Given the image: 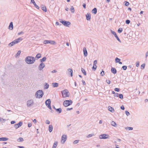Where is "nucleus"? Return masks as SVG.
I'll list each match as a JSON object with an SVG mask.
<instances>
[{"label":"nucleus","mask_w":148,"mask_h":148,"mask_svg":"<svg viewBox=\"0 0 148 148\" xmlns=\"http://www.w3.org/2000/svg\"><path fill=\"white\" fill-rule=\"evenodd\" d=\"M25 61L28 64H31L34 63L35 61L34 57L31 56L26 57L25 59Z\"/></svg>","instance_id":"1"},{"label":"nucleus","mask_w":148,"mask_h":148,"mask_svg":"<svg viewBox=\"0 0 148 148\" xmlns=\"http://www.w3.org/2000/svg\"><path fill=\"white\" fill-rule=\"evenodd\" d=\"M44 94L43 91L42 90H38L35 94L36 97V98H41Z\"/></svg>","instance_id":"2"},{"label":"nucleus","mask_w":148,"mask_h":148,"mask_svg":"<svg viewBox=\"0 0 148 148\" xmlns=\"http://www.w3.org/2000/svg\"><path fill=\"white\" fill-rule=\"evenodd\" d=\"M51 101L50 99H47L45 101V103L46 106L50 110H51V112L53 113V111L52 110L51 106Z\"/></svg>","instance_id":"3"},{"label":"nucleus","mask_w":148,"mask_h":148,"mask_svg":"<svg viewBox=\"0 0 148 148\" xmlns=\"http://www.w3.org/2000/svg\"><path fill=\"white\" fill-rule=\"evenodd\" d=\"M62 97L65 98L69 97V92L67 89H65L61 92Z\"/></svg>","instance_id":"4"},{"label":"nucleus","mask_w":148,"mask_h":148,"mask_svg":"<svg viewBox=\"0 0 148 148\" xmlns=\"http://www.w3.org/2000/svg\"><path fill=\"white\" fill-rule=\"evenodd\" d=\"M72 101L71 100H66L64 101L63 105L65 107H67L72 104Z\"/></svg>","instance_id":"5"},{"label":"nucleus","mask_w":148,"mask_h":148,"mask_svg":"<svg viewBox=\"0 0 148 148\" xmlns=\"http://www.w3.org/2000/svg\"><path fill=\"white\" fill-rule=\"evenodd\" d=\"M60 22L65 26L68 27H69V26L71 25V23L67 21L62 20L60 21Z\"/></svg>","instance_id":"6"},{"label":"nucleus","mask_w":148,"mask_h":148,"mask_svg":"<svg viewBox=\"0 0 148 148\" xmlns=\"http://www.w3.org/2000/svg\"><path fill=\"white\" fill-rule=\"evenodd\" d=\"M99 138L100 139H106L109 138V136L108 134H103L99 136Z\"/></svg>","instance_id":"7"},{"label":"nucleus","mask_w":148,"mask_h":148,"mask_svg":"<svg viewBox=\"0 0 148 148\" xmlns=\"http://www.w3.org/2000/svg\"><path fill=\"white\" fill-rule=\"evenodd\" d=\"M111 32L112 34L114 35L115 36V37L116 38L117 40L119 42H121V41L120 39L119 38L117 35L116 33L114 31H113L112 30H111Z\"/></svg>","instance_id":"8"},{"label":"nucleus","mask_w":148,"mask_h":148,"mask_svg":"<svg viewBox=\"0 0 148 148\" xmlns=\"http://www.w3.org/2000/svg\"><path fill=\"white\" fill-rule=\"evenodd\" d=\"M23 124V122L22 121H20L18 123L14 125V127L17 129L18 128L21 127Z\"/></svg>","instance_id":"9"},{"label":"nucleus","mask_w":148,"mask_h":148,"mask_svg":"<svg viewBox=\"0 0 148 148\" xmlns=\"http://www.w3.org/2000/svg\"><path fill=\"white\" fill-rule=\"evenodd\" d=\"M33 101L32 100H30L27 101V106L28 107H30L33 103Z\"/></svg>","instance_id":"10"},{"label":"nucleus","mask_w":148,"mask_h":148,"mask_svg":"<svg viewBox=\"0 0 148 148\" xmlns=\"http://www.w3.org/2000/svg\"><path fill=\"white\" fill-rule=\"evenodd\" d=\"M45 65L44 63H41L38 66L39 70L40 71L41 70L45 67Z\"/></svg>","instance_id":"11"},{"label":"nucleus","mask_w":148,"mask_h":148,"mask_svg":"<svg viewBox=\"0 0 148 148\" xmlns=\"http://www.w3.org/2000/svg\"><path fill=\"white\" fill-rule=\"evenodd\" d=\"M67 138V136L66 135L64 136L62 135L61 137V140L63 142L62 143H64L66 140Z\"/></svg>","instance_id":"12"},{"label":"nucleus","mask_w":148,"mask_h":148,"mask_svg":"<svg viewBox=\"0 0 148 148\" xmlns=\"http://www.w3.org/2000/svg\"><path fill=\"white\" fill-rule=\"evenodd\" d=\"M86 19L88 21H90L91 19V15L90 13H87L86 15Z\"/></svg>","instance_id":"13"},{"label":"nucleus","mask_w":148,"mask_h":148,"mask_svg":"<svg viewBox=\"0 0 148 148\" xmlns=\"http://www.w3.org/2000/svg\"><path fill=\"white\" fill-rule=\"evenodd\" d=\"M17 44V43H16V40H14V41H13L12 42L9 43L8 45L9 47H11L14 44Z\"/></svg>","instance_id":"14"},{"label":"nucleus","mask_w":148,"mask_h":148,"mask_svg":"<svg viewBox=\"0 0 148 148\" xmlns=\"http://www.w3.org/2000/svg\"><path fill=\"white\" fill-rule=\"evenodd\" d=\"M31 2L33 3L34 6L36 8L38 9H39L40 7L37 5H36L34 0H32V1Z\"/></svg>","instance_id":"15"},{"label":"nucleus","mask_w":148,"mask_h":148,"mask_svg":"<svg viewBox=\"0 0 148 148\" xmlns=\"http://www.w3.org/2000/svg\"><path fill=\"white\" fill-rule=\"evenodd\" d=\"M111 72L112 73L115 74L116 73L117 71L115 68L112 67L111 69Z\"/></svg>","instance_id":"16"},{"label":"nucleus","mask_w":148,"mask_h":148,"mask_svg":"<svg viewBox=\"0 0 148 148\" xmlns=\"http://www.w3.org/2000/svg\"><path fill=\"white\" fill-rule=\"evenodd\" d=\"M83 50L84 56L85 57L87 56L88 53L86 48L85 47H84L83 48Z\"/></svg>","instance_id":"17"},{"label":"nucleus","mask_w":148,"mask_h":148,"mask_svg":"<svg viewBox=\"0 0 148 148\" xmlns=\"http://www.w3.org/2000/svg\"><path fill=\"white\" fill-rule=\"evenodd\" d=\"M13 23L12 22H11L10 23V25L8 27V29H10V30H12L13 29Z\"/></svg>","instance_id":"18"},{"label":"nucleus","mask_w":148,"mask_h":148,"mask_svg":"<svg viewBox=\"0 0 148 148\" xmlns=\"http://www.w3.org/2000/svg\"><path fill=\"white\" fill-rule=\"evenodd\" d=\"M41 9L45 12H46L47 11V10L46 8V7L43 5H42L41 6Z\"/></svg>","instance_id":"19"},{"label":"nucleus","mask_w":148,"mask_h":148,"mask_svg":"<svg viewBox=\"0 0 148 148\" xmlns=\"http://www.w3.org/2000/svg\"><path fill=\"white\" fill-rule=\"evenodd\" d=\"M108 110L111 112H113L114 110V108L110 106L108 107Z\"/></svg>","instance_id":"20"},{"label":"nucleus","mask_w":148,"mask_h":148,"mask_svg":"<svg viewBox=\"0 0 148 148\" xmlns=\"http://www.w3.org/2000/svg\"><path fill=\"white\" fill-rule=\"evenodd\" d=\"M68 71H69V73H70V75L72 77L73 76V70L71 68H69L68 69Z\"/></svg>","instance_id":"21"},{"label":"nucleus","mask_w":148,"mask_h":148,"mask_svg":"<svg viewBox=\"0 0 148 148\" xmlns=\"http://www.w3.org/2000/svg\"><path fill=\"white\" fill-rule=\"evenodd\" d=\"M97 9L96 8H94L92 10V13L94 14H96L97 13Z\"/></svg>","instance_id":"22"},{"label":"nucleus","mask_w":148,"mask_h":148,"mask_svg":"<svg viewBox=\"0 0 148 148\" xmlns=\"http://www.w3.org/2000/svg\"><path fill=\"white\" fill-rule=\"evenodd\" d=\"M49 87V84L47 83H45L44 84V88L45 89H47Z\"/></svg>","instance_id":"23"},{"label":"nucleus","mask_w":148,"mask_h":148,"mask_svg":"<svg viewBox=\"0 0 148 148\" xmlns=\"http://www.w3.org/2000/svg\"><path fill=\"white\" fill-rule=\"evenodd\" d=\"M8 139V138L6 137H1L0 138V141H5L7 140Z\"/></svg>","instance_id":"24"},{"label":"nucleus","mask_w":148,"mask_h":148,"mask_svg":"<svg viewBox=\"0 0 148 148\" xmlns=\"http://www.w3.org/2000/svg\"><path fill=\"white\" fill-rule=\"evenodd\" d=\"M49 131L50 132H52L53 130V126L51 125H50L49 126Z\"/></svg>","instance_id":"25"},{"label":"nucleus","mask_w":148,"mask_h":148,"mask_svg":"<svg viewBox=\"0 0 148 148\" xmlns=\"http://www.w3.org/2000/svg\"><path fill=\"white\" fill-rule=\"evenodd\" d=\"M23 40V39L22 38H21V37H19L17 39L15 40H16V43H18L21 41L22 40Z\"/></svg>","instance_id":"26"},{"label":"nucleus","mask_w":148,"mask_h":148,"mask_svg":"<svg viewBox=\"0 0 148 148\" xmlns=\"http://www.w3.org/2000/svg\"><path fill=\"white\" fill-rule=\"evenodd\" d=\"M41 57V54L40 53H38L37 54L36 57H35V58H37V59H39V58H40Z\"/></svg>","instance_id":"27"},{"label":"nucleus","mask_w":148,"mask_h":148,"mask_svg":"<svg viewBox=\"0 0 148 148\" xmlns=\"http://www.w3.org/2000/svg\"><path fill=\"white\" fill-rule=\"evenodd\" d=\"M56 110L59 114L61 113L62 111V109L61 108L56 109Z\"/></svg>","instance_id":"28"},{"label":"nucleus","mask_w":148,"mask_h":148,"mask_svg":"<svg viewBox=\"0 0 148 148\" xmlns=\"http://www.w3.org/2000/svg\"><path fill=\"white\" fill-rule=\"evenodd\" d=\"M52 86L53 87H57L58 86V84L57 83H52Z\"/></svg>","instance_id":"29"},{"label":"nucleus","mask_w":148,"mask_h":148,"mask_svg":"<svg viewBox=\"0 0 148 148\" xmlns=\"http://www.w3.org/2000/svg\"><path fill=\"white\" fill-rule=\"evenodd\" d=\"M81 70L82 72L83 73L84 75H86V71L85 70L83 69V68H82L81 69Z\"/></svg>","instance_id":"30"},{"label":"nucleus","mask_w":148,"mask_h":148,"mask_svg":"<svg viewBox=\"0 0 148 148\" xmlns=\"http://www.w3.org/2000/svg\"><path fill=\"white\" fill-rule=\"evenodd\" d=\"M46 59V58L45 57H43L42 59L40 60V62L41 63H43L42 62L45 61Z\"/></svg>","instance_id":"31"},{"label":"nucleus","mask_w":148,"mask_h":148,"mask_svg":"<svg viewBox=\"0 0 148 148\" xmlns=\"http://www.w3.org/2000/svg\"><path fill=\"white\" fill-rule=\"evenodd\" d=\"M57 144L58 142L57 141H55L53 144L52 148H56Z\"/></svg>","instance_id":"32"},{"label":"nucleus","mask_w":148,"mask_h":148,"mask_svg":"<svg viewBox=\"0 0 148 148\" xmlns=\"http://www.w3.org/2000/svg\"><path fill=\"white\" fill-rule=\"evenodd\" d=\"M51 42V40H45L43 42V43L45 44H49Z\"/></svg>","instance_id":"33"},{"label":"nucleus","mask_w":148,"mask_h":148,"mask_svg":"<svg viewBox=\"0 0 148 148\" xmlns=\"http://www.w3.org/2000/svg\"><path fill=\"white\" fill-rule=\"evenodd\" d=\"M70 8V10L72 13H74L75 12V10L73 7V6H71Z\"/></svg>","instance_id":"34"},{"label":"nucleus","mask_w":148,"mask_h":148,"mask_svg":"<svg viewBox=\"0 0 148 148\" xmlns=\"http://www.w3.org/2000/svg\"><path fill=\"white\" fill-rule=\"evenodd\" d=\"M111 125L115 127L116 126V124L114 121H112L111 122Z\"/></svg>","instance_id":"35"},{"label":"nucleus","mask_w":148,"mask_h":148,"mask_svg":"<svg viewBox=\"0 0 148 148\" xmlns=\"http://www.w3.org/2000/svg\"><path fill=\"white\" fill-rule=\"evenodd\" d=\"M116 63H119L121 61V59L117 57H116L115 59Z\"/></svg>","instance_id":"36"},{"label":"nucleus","mask_w":148,"mask_h":148,"mask_svg":"<svg viewBox=\"0 0 148 148\" xmlns=\"http://www.w3.org/2000/svg\"><path fill=\"white\" fill-rule=\"evenodd\" d=\"M97 67V66L96 65L93 64V67L92 68V69L94 71H95L96 70Z\"/></svg>","instance_id":"37"},{"label":"nucleus","mask_w":148,"mask_h":148,"mask_svg":"<svg viewBox=\"0 0 148 148\" xmlns=\"http://www.w3.org/2000/svg\"><path fill=\"white\" fill-rule=\"evenodd\" d=\"M123 29L122 28H119L118 31H117V32H118L119 33H121V32H122L123 31Z\"/></svg>","instance_id":"38"},{"label":"nucleus","mask_w":148,"mask_h":148,"mask_svg":"<svg viewBox=\"0 0 148 148\" xmlns=\"http://www.w3.org/2000/svg\"><path fill=\"white\" fill-rule=\"evenodd\" d=\"M23 140V138L21 137H20L17 139V141L19 142H22Z\"/></svg>","instance_id":"39"},{"label":"nucleus","mask_w":148,"mask_h":148,"mask_svg":"<svg viewBox=\"0 0 148 148\" xmlns=\"http://www.w3.org/2000/svg\"><path fill=\"white\" fill-rule=\"evenodd\" d=\"M125 129L127 130H133V128L131 127H127Z\"/></svg>","instance_id":"40"},{"label":"nucleus","mask_w":148,"mask_h":148,"mask_svg":"<svg viewBox=\"0 0 148 148\" xmlns=\"http://www.w3.org/2000/svg\"><path fill=\"white\" fill-rule=\"evenodd\" d=\"M21 53V51L20 50L18 51L16 55V57H17L18 56H19Z\"/></svg>","instance_id":"41"},{"label":"nucleus","mask_w":148,"mask_h":148,"mask_svg":"<svg viewBox=\"0 0 148 148\" xmlns=\"http://www.w3.org/2000/svg\"><path fill=\"white\" fill-rule=\"evenodd\" d=\"M145 64L144 63L142 64L141 66V69H143L145 68Z\"/></svg>","instance_id":"42"},{"label":"nucleus","mask_w":148,"mask_h":148,"mask_svg":"<svg viewBox=\"0 0 148 148\" xmlns=\"http://www.w3.org/2000/svg\"><path fill=\"white\" fill-rule=\"evenodd\" d=\"M118 97L121 99H123V95L122 94H119L118 95Z\"/></svg>","instance_id":"43"},{"label":"nucleus","mask_w":148,"mask_h":148,"mask_svg":"<svg viewBox=\"0 0 148 148\" xmlns=\"http://www.w3.org/2000/svg\"><path fill=\"white\" fill-rule=\"evenodd\" d=\"M125 3V5L126 6H128L129 5V3L127 1H125L124 2Z\"/></svg>","instance_id":"44"},{"label":"nucleus","mask_w":148,"mask_h":148,"mask_svg":"<svg viewBox=\"0 0 148 148\" xmlns=\"http://www.w3.org/2000/svg\"><path fill=\"white\" fill-rule=\"evenodd\" d=\"M122 69L123 70H125L127 69V66L125 65L123 66L122 67Z\"/></svg>","instance_id":"45"},{"label":"nucleus","mask_w":148,"mask_h":148,"mask_svg":"<svg viewBox=\"0 0 148 148\" xmlns=\"http://www.w3.org/2000/svg\"><path fill=\"white\" fill-rule=\"evenodd\" d=\"M94 135V134H88L87 136V138H90V137H91L93 136Z\"/></svg>","instance_id":"46"},{"label":"nucleus","mask_w":148,"mask_h":148,"mask_svg":"<svg viewBox=\"0 0 148 148\" xmlns=\"http://www.w3.org/2000/svg\"><path fill=\"white\" fill-rule=\"evenodd\" d=\"M125 113L127 116H128L130 115V112L127 110H126L125 111Z\"/></svg>","instance_id":"47"},{"label":"nucleus","mask_w":148,"mask_h":148,"mask_svg":"<svg viewBox=\"0 0 148 148\" xmlns=\"http://www.w3.org/2000/svg\"><path fill=\"white\" fill-rule=\"evenodd\" d=\"M130 23V21L129 20H127L125 21V23L127 24H129Z\"/></svg>","instance_id":"48"},{"label":"nucleus","mask_w":148,"mask_h":148,"mask_svg":"<svg viewBox=\"0 0 148 148\" xmlns=\"http://www.w3.org/2000/svg\"><path fill=\"white\" fill-rule=\"evenodd\" d=\"M114 90L116 92H119L120 91V89L119 88H114Z\"/></svg>","instance_id":"49"},{"label":"nucleus","mask_w":148,"mask_h":148,"mask_svg":"<svg viewBox=\"0 0 148 148\" xmlns=\"http://www.w3.org/2000/svg\"><path fill=\"white\" fill-rule=\"evenodd\" d=\"M100 75L102 76H103L104 75V72L103 70L101 72Z\"/></svg>","instance_id":"50"},{"label":"nucleus","mask_w":148,"mask_h":148,"mask_svg":"<svg viewBox=\"0 0 148 148\" xmlns=\"http://www.w3.org/2000/svg\"><path fill=\"white\" fill-rule=\"evenodd\" d=\"M79 141V140H75L73 141V143L74 144L77 143Z\"/></svg>","instance_id":"51"},{"label":"nucleus","mask_w":148,"mask_h":148,"mask_svg":"<svg viewBox=\"0 0 148 148\" xmlns=\"http://www.w3.org/2000/svg\"><path fill=\"white\" fill-rule=\"evenodd\" d=\"M119 94L118 93H115V94L114 95V96L116 97H118V95H119Z\"/></svg>","instance_id":"52"},{"label":"nucleus","mask_w":148,"mask_h":148,"mask_svg":"<svg viewBox=\"0 0 148 148\" xmlns=\"http://www.w3.org/2000/svg\"><path fill=\"white\" fill-rule=\"evenodd\" d=\"M139 65V62L138 61L136 62V67H138Z\"/></svg>","instance_id":"53"},{"label":"nucleus","mask_w":148,"mask_h":148,"mask_svg":"<svg viewBox=\"0 0 148 148\" xmlns=\"http://www.w3.org/2000/svg\"><path fill=\"white\" fill-rule=\"evenodd\" d=\"M32 124L31 123H28V127H31Z\"/></svg>","instance_id":"54"},{"label":"nucleus","mask_w":148,"mask_h":148,"mask_svg":"<svg viewBox=\"0 0 148 148\" xmlns=\"http://www.w3.org/2000/svg\"><path fill=\"white\" fill-rule=\"evenodd\" d=\"M2 120L3 121V122H4L6 121V119H4L1 117H0V121H1Z\"/></svg>","instance_id":"55"},{"label":"nucleus","mask_w":148,"mask_h":148,"mask_svg":"<svg viewBox=\"0 0 148 148\" xmlns=\"http://www.w3.org/2000/svg\"><path fill=\"white\" fill-rule=\"evenodd\" d=\"M51 42L50 43L52 45L54 44L55 43V42L53 40H51Z\"/></svg>","instance_id":"56"},{"label":"nucleus","mask_w":148,"mask_h":148,"mask_svg":"<svg viewBox=\"0 0 148 148\" xmlns=\"http://www.w3.org/2000/svg\"><path fill=\"white\" fill-rule=\"evenodd\" d=\"M121 109L123 110H124L125 109V108L124 106L123 105H122L120 107Z\"/></svg>","instance_id":"57"},{"label":"nucleus","mask_w":148,"mask_h":148,"mask_svg":"<svg viewBox=\"0 0 148 148\" xmlns=\"http://www.w3.org/2000/svg\"><path fill=\"white\" fill-rule=\"evenodd\" d=\"M106 82L108 84H110V80H106Z\"/></svg>","instance_id":"58"},{"label":"nucleus","mask_w":148,"mask_h":148,"mask_svg":"<svg viewBox=\"0 0 148 148\" xmlns=\"http://www.w3.org/2000/svg\"><path fill=\"white\" fill-rule=\"evenodd\" d=\"M16 122L15 121H11L10 123L11 124H14Z\"/></svg>","instance_id":"59"},{"label":"nucleus","mask_w":148,"mask_h":148,"mask_svg":"<svg viewBox=\"0 0 148 148\" xmlns=\"http://www.w3.org/2000/svg\"><path fill=\"white\" fill-rule=\"evenodd\" d=\"M82 6L84 9L86 8V4L85 3H83Z\"/></svg>","instance_id":"60"},{"label":"nucleus","mask_w":148,"mask_h":148,"mask_svg":"<svg viewBox=\"0 0 148 148\" xmlns=\"http://www.w3.org/2000/svg\"><path fill=\"white\" fill-rule=\"evenodd\" d=\"M46 123L47 124H49L50 123V122L48 120H47Z\"/></svg>","instance_id":"61"},{"label":"nucleus","mask_w":148,"mask_h":148,"mask_svg":"<svg viewBox=\"0 0 148 148\" xmlns=\"http://www.w3.org/2000/svg\"><path fill=\"white\" fill-rule=\"evenodd\" d=\"M24 33V32H23L21 31V32H19L18 33V35H21V34H23Z\"/></svg>","instance_id":"62"},{"label":"nucleus","mask_w":148,"mask_h":148,"mask_svg":"<svg viewBox=\"0 0 148 148\" xmlns=\"http://www.w3.org/2000/svg\"><path fill=\"white\" fill-rule=\"evenodd\" d=\"M82 82L83 84V85H84H84H86V83L85 82V81L84 80H82Z\"/></svg>","instance_id":"63"},{"label":"nucleus","mask_w":148,"mask_h":148,"mask_svg":"<svg viewBox=\"0 0 148 148\" xmlns=\"http://www.w3.org/2000/svg\"><path fill=\"white\" fill-rule=\"evenodd\" d=\"M148 56V51L145 53V58H147Z\"/></svg>","instance_id":"64"}]
</instances>
